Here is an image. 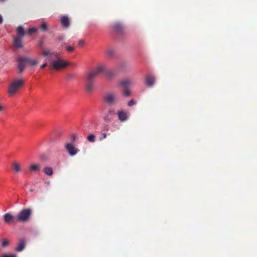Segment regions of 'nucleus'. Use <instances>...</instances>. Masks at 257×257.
Returning a JSON list of instances; mask_svg holds the SVG:
<instances>
[{
	"instance_id": "obj_6",
	"label": "nucleus",
	"mask_w": 257,
	"mask_h": 257,
	"mask_svg": "<svg viewBox=\"0 0 257 257\" xmlns=\"http://www.w3.org/2000/svg\"><path fill=\"white\" fill-rule=\"evenodd\" d=\"M64 148L69 156L73 157L79 152V149L71 143H66L64 145Z\"/></svg>"
},
{
	"instance_id": "obj_22",
	"label": "nucleus",
	"mask_w": 257,
	"mask_h": 257,
	"mask_svg": "<svg viewBox=\"0 0 257 257\" xmlns=\"http://www.w3.org/2000/svg\"><path fill=\"white\" fill-rule=\"evenodd\" d=\"M130 84V81L129 80H124L122 81L119 83V84L122 86L124 89L127 88V86Z\"/></svg>"
},
{
	"instance_id": "obj_11",
	"label": "nucleus",
	"mask_w": 257,
	"mask_h": 257,
	"mask_svg": "<svg viewBox=\"0 0 257 257\" xmlns=\"http://www.w3.org/2000/svg\"><path fill=\"white\" fill-rule=\"evenodd\" d=\"M117 115L118 119L120 121L123 122L127 119L126 112L123 110L118 111L117 112Z\"/></svg>"
},
{
	"instance_id": "obj_10",
	"label": "nucleus",
	"mask_w": 257,
	"mask_h": 257,
	"mask_svg": "<svg viewBox=\"0 0 257 257\" xmlns=\"http://www.w3.org/2000/svg\"><path fill=\"white\" fill-rule=\"evenodd\" d=\"M26 246V240L24 238H21L19 240L17 246L15 248L17 251H22L24 249Z\"/></svg>"
},
{
	"instance_id": "obj_34",
	"label": "nucleus",
	"mask_w": 257,
	"mask_h": 257,
	"mask_svg": "<svg viewBox=\"0 0 257 257\" xmlns=\"http://www.w3.org/2000/svg\"><path fill=\"white\" fill-rule=\"evenodd\" d=\"M84 44V41H83V40H79V42H78V45H79V46H83Z\"/></svg>"
},
{
	"instance_id": "obj_21",
	"label": "nucleus",
	"mask_w": 257,
	"mask_h": 257,
	"mask_svg": "<svg viewBox=\"0 0 257 257\" xmlns=\"http://www.w3.org/2000/svg\"><path fill=\"white\" fill-rule=\"evenodd\" d=\"M41 29L42 31H47L48 30L49 26L46 22H42L40 26Z\"/></svg>"
},
{
	"instance_id": "obj_36",
	"label": "nucleus",
	"mask_w": 257,
	"mask_h": 257,
	"mask_svg": "<svg viewBox=\"0 0 257 257\" xmlns=\"http://www.w3.org/2000/svg\"><path fill=\"white\" fill-rule=\"evenodd\" d=\"M47 66V63H44V64H43V65H41V68L43 69L45 67H46Z\"/></svg>"
},
{
	"instance_id": "obj_31",
	"label": "nucleus",
	"mask_w": 257,
	"mask_h": 257,
	"mask_svg": "<svg viewBox=\"0 0 257 257\" xmlns=\"http://www.w3.org/2000/svg\"><path fill=\"white\" fill-rule=\"evenodd\" d=\"M135 104H136V102L133 99L128 101L127 103V105L128 106H132Z\"/></svg>"
},
{
	"instance_id": "obj_19",
	"label": "nucleus",
	"mask_w": 257,
	"mask_h": 257,
	"mask_svg": "<svg viewBox=\"0 0 257 257\" xmlns=\"http://www.w3.org/2000/svg\"><path fill=\"white\" fill-rule=\"evenodd\" d=\"M44 172L45 174L52 176L53 174V169L50 167H46L44 168Z\"/></svg>"
},
{
	"instance_id": "obj_23",
	"label": "nucleus",
	"mask_w": 257,
	"mask_h": 257,
	"mask_svg": "<svg viewBox=\"0 0 257 257\" xmlns=\"http://www.w3.org/2000/svg\"><path fill=\"white\" fill-rule=\"evenodd\" d=\"M88 141L90 143H94L95 141V136L93 134H90L87 137Z\"/></svg>"
},
{
	"instance_id": "obj_9",
	"label": "nucleus",
	"mask_w": 257,
	"mask_h": 257,
	"mask_svg": "<svg viewBox=\"0 0 257 257\" xmlns=\"http://www.w3.org/2000/svg\"><path fill=\"white\" fill-rule=\"evenodd\" d=\"M155 77L152 75H148L145 78L146 84L149 87L153 86L155 83Z\"/></svg>"
},
{
	"instance_id": "obj_5",
	"label": "nucleus",
	"mask_w": 257,
	"mask_h": 257,
	"mask_svg": "<svg viewBox=\"0 0 257 257\" xmlns=\"http://www.w3.org/2000/svg\"><path fill=\"white\" fill-rule=\"evenodd\" d=\"M104 102L108 105H112L117 103V98L116 94L113 92H109L103 96Z\"/></svg>"
},
{
	"instance_id": "obj_30",
	"label": "nucleus",
	"mask_w": 257,
	"mask_h": 257,
	"mask_svg": "<svg viewBox=\"0 0 257 257\" xmlns=\"http://www.w3.org/2000/svg\"><path fill=\"white\" fill-rule=\"evenodd\" d=\"M66 50L68 52H71L74 51V48L72 46H69L66 47Z\"/></svg>"
},
{
	"instance_id": "obj_3",
	"label": "nucleus",
	"mask_w": 257,
	"mask_h": 257,
	"mask_svg": "<svg viewBox=\"0 0 257 257\" xmlns=\"http://www.w3.org/2000/svg\"><path fill=\"white\" fill-rule=\"evenodd\" d=\"M33 211L31 208H27L20 210L16 216V220L18 222H27L31 218Z\"/></svg>"
},
{
	"instance_id": "obj_29",
	"label": "nucleus",
	"mask_w": 257,
	"mask_h": 257,
	"mask_svg": "<svg viewBox=\"0 0 257 257\" xmlns=\"http://www.w3.org/2000/svg\"><path fill=\"white\" fill-rule=\"evenodd\" d=\"M2 257H17V256L16 254H5L3 255Z\"/></svg>"
},
{
	"instance_id": "obj_32",
	"label": "nucleus",
	"mask_w": 257,
	"mask_h": 257,
	"mask_svg": "<svg viewBox=\"0 0 257 257\" xmlns=\"http://www.w3.org/2000/svg\"><path fill=\"white\" fill-rule=\"evenodd\" d=\"M103 119L106 122H110L111 121V119L109 117V114H108L103 117Z\"/></svg>"
},
{
	"instance_id": "obj_27",
	"label": "nucleus",
	"mask_w": 257,
	"mask_h": 257,
	"mask_svg": "<svg viewBox=\"0 0 257 257\" xmlns=\"http://www.w3.org/2000/svg\"><path fill=\"white\" fill-rule=\"evenodd\" d=\"M9 244V242L7 239H4L2 243V245L3 247H5L8 246Z\"/></svg>"
},
{
	"instance_id": "obj_12",
	"label": "nucleus",
	"mask_w": 257,
	"mask_h": 257,
	"mask_svg": "<svg viewBox=\"0 0 257 257\" xmlns=\"http://www.w3.org/2000/svg\"><path fill=\"white\" fill-rule=\"evenodd\" d=\"M12 167L15 173H18L21 171V165L17 162L12 163Z\"/></svg>"
},
{
	"instance_id": "obj_2",
	"label": "nucleus",
	"mask_w": 257,
	"mask_h": 257,
	"mask_svg": "<svg viewBox=\"0 0 257 257\" xmlns=\"http://www.w3.org/2000/svg\"><path fill=\"white\" fill-rule=\"evenodd\" d=\"M105 66L98 65L87 73L86 78L85 89L88 92H92L95 89V79L98 75L104 73Z\"/></svg>"
},
{
	"instance_id": "obj_25",
	"label": "nucleus",
	"mask_w": 257,
	"mask_h": 257,
	"mask_svg": "<svg viewBox=\"0 0 257 257\" xmlns=\"http://www.w3.org/2000/svg\"><path fill=\"white\" fill-rule=\"evenodd\" d=\"M123 94L125 97H128L131 95V92L128 88H125L123 90Z\"/></svg>"
},
{
	"instance_id": "obj_14",
	"label": "nucleus",
	"mask_w": 257,
	"mask_h": 257,
	"mask_svg": "<svg viewBox=\"0 0 257 257\" xmlns=\"http://www.w3.org/2000/svg\"><path fill=\"white\" fill-rule=\"evenodd\" d=\"M115 31L118 33H122L123 32L124 28L123 26L118 23H115L113 26Z\"/></svg>"
},
{
	"instance_id": "obj_38",
	"label": "nucleus",
	"mask_w": 257,
	"mask_h": 257,
	"mask_svg": "<svg viewBox=\"0 0 257 257\" xmlns=\"http://www.w3.org/2000/svg\"><path fill=\"white\" fill-rule=\"evenodd\" d=\"M114 126L116 129H117V130L119 129V127L117 125L115 124V125H114Z\"/></svg>"
},
{
	"instance_id": "obj_16",
	"label": "nucleus",
	"mask_w": 257,
	"mask_h": 257,
	"mask_svg": "<svg viewBox=\"0 0 257 257\" xmlns=\"http://www.w3.org/2000/svg\"><path fill=\"white\" fill-rule=\"evenodd\" d=\"M40 164H32L29 167V170L31 172H38L41 169Z\"/></svg>"
},
{
	"instance_id": "obj_15",
	"label": "nucleus",
	"mask_w": 257,
	"mask_h": 257,
	"mask_svg": "<svg viewBox=\"0 0 257 257\" xmlns=\"http://www.w3.org/2000/svg\"><path fill=\"white\" fill-rule=\"evenodd\" d=\"M23 38L20 37H16L14 39V45L15 47L17 48H22L23 47V45L22 43V39Z\"/></svg>"
},
{
	"instance_id": "obj_26",
	"label": "nucleus",
	"mask_w": 257,
	"mask_h": 257,
	"mask_svg": "<svg viewBox=\"0 0 257 257\" xmlns=\"http://www.w3.org/2000/svg\"><path fill=\"white\" fill-rule=\"evenodd\" d=\"M114 51L112 49H109L107 51V55L109 57L112 56L114 54Z\"/></svg>"
},
{
	"instance_id": "obj_28",
	"label": "nucleus",
	"mask_w": 257,
	"mask_h": 257,
	"mask_svg": "<svg viewBox=\"0 0 257 257\" xmlns=\"http://www.w3.org/2000/svg\"><path fill=\"white\" fill-rule=\"evenodd\" d=\"M115 113V110L114 109H109L108 111V114L111 115H114Z\"/></svg>"
},
{
	"instance_id": "obj_17",
	"label": "nucleus",
	"mask_w": 257,
	"mask_h": 257,
	"mask_svg": "<svg viewBox=\"0 0 257 257\" xmlns=\"http://www.w3.org/2000/svg\"><path fill=\"white\" fill-rule=\"evenodd\" d=\"M17 37L20 38H23L25 36V32L24 30L23 27L22 26H19L17 28Z\"/></svg>"
},
{
	"instance_id": "obj_8",
	"label": "nucleus",
	"mask_w": 257,
	"mask_h": 257,
	"mask_svg": "<svg viewBox=\"0 0 257 257\" xmlns=\"http://www.w3.org/2000/svg\"><path fill=\"white\" fill-rule=\"evenodd\" d=\"M4 220L6 224H10L14 223L16 220V217L10 213H5L4 215Z\"/></svg>"
},
{
	"instance_id": "obj_4",
	"label": "nucleus",
	"mask_w": 257,
	"mask_h": 257,
	"mask_svg": "<svg viewBox=\"0 0 257 257\" xmlns=\"http://www.w3.org/2000/svg\"><path fill=\"white\" fill-rule=\"evenodd\" d=\"M25 84V81L22 79H18L12 81L9 87L8 93L10 95L15 94L19 89H20Z\"/></svg>"
},
{
	"instance_id": "obj_1",
	"label": "nucleus",
	"mask_w": 257,
	"mask_h": 257,
	"mask_svg": "<svg viewBox=\"0 0 257 257\" xmlns=\"http://www.w3.org/2000/svg\"><path fill=\"white\" fill-rule=\"evenodd\" d=\"M42 54L43 56L55 58V59H51L49 64V67L52 69L59 70L66 67L69 65V63L64 61L60 58V53L57 52H51L48 50H43Z\"/></svg>"
},
{
	"instance_id": "obj_37",
	"label": "nucleus",
	"mask_w": 257,
	"mask_h": 257,
	"mask_svg": "<svg viewBox=\"0 0 257 257\" xmlns=\"http://www.w3.org/2000/svg\"><path fill=\"white\" fill-rule=\"evenodd\" d=\"M3 21V18L1 15H0V24L2 23Z\"/></svg>"
},
{
	"instance_id": "obj_24",
	"label": "nucleus",
	"mask_w": 257,
	"mask_h": 257,
	"mask_svg": "<svg viewBox=\"0 0 257 257\" xmlns=\"http://www.w3.org/2000/svg\"><path fill=\"white\" fill-rule=\"evenodd\" d=\"M38 31V29L36 28L33 27V28H30L28 30V34L29 35H32V34L37 32Z\"/></svg>"
},
{
	"instance_id": "obj_40",
	"label": "nucleus",
	"mask_w": 257,
	"mask_h": 257,
	"mask_svg": "<svg viewBox=\"0 0 257 257\" xmlns=\"http://www.w3.org/2000/svg\"><path fill=\"white\" fill-rule=\"evenodd\" d=\"M30 192H33V191H34V190H33V189H31L30 190Z\"/></svg>"
},
{
	"instance_id": "obj_18",
	"label": "nucleus",
	"mask_w": 257,
	"mask_h": 257,
	"mask_svg": "<svg viewBox=\"0 0 257 257\" xmlns=\"http://www.w3.org/2000/svg\"><path fill=\"white\" fill-rule=\"evenodd\" d=\"M104 74L109 79H112L115 76V73L113 72L107 70L106 68H105V71Z\"/></svg>"
},
{
	"instance_id": "obj_39",
	"label": "nucleus",
	"mask_w": 257,
	"mask_h": 257,
	"mask_svg": "<svg viewBox=\"0 0 257 257\" xmlns=\"http://www.w3.org/2000/svg\"><path fill=\"white\" fill-rule=\"evenodd\" d=\"M3 106H1V105H0V111H2V110H3Z\"/></svg>"
},
{
	"instance_id": "obj_13",
	"label": "nucleus",
	"mask_w": 257,
	"mask_h": 257,
	"mask_svg": "<svg viewBox=\"0 0 257 257\" xmlns=\"http://www.w3.org/2000/svg\"><path fill=\"white\" fill-rule=\"evenodd\" d=\"M61 23L65 28H68L70 25V21L68 17L63 16L61 19Z\"/></svg>"
},
{
	"instance_id": "obj_33",
	"label": "nucleus",
	"mask_w": 257,
	"mask_h": 257,
	"mask_svg": "<svg viewBox=\"0 0 257 257\" xmlns=\"http://www.w3.org/2000/svg\"><path fill=\"white\" fill-rule=\"evenodd\" d=\"M106 136H107L106 134V133H103L102 135V136L99 138V140H103V139H105L106 138Z\"/></svg>"
},
{
	"instance_id": "obj_7",
	"label": "nucleus",
	"mask_w": 257,
	"mask_h": 257,
	"mask_svg": "<svg viewBox=\"0 0 257 257\" xmlns=\"http://www.w3.org/2000/svg\"><path fill=\"white\" fill-rule=\"evenodd\" d=\"M26 57H20L18 59V72L21 73L24 70L26 64L27 63L26 61Z\"/></svg>"
},
{
	"instance_id": "obj_35",
	"label": "nucleus",
	"mask_w": 257,
	"mask_h": 257,
	"mask_svg": "<svg viewBox=\"0 0 257 257\" xmlns=\"http://www.w3.org/2000/svg\"><path fill=\"white\" fill-rule=\"evenodd\" d=\"M108 125H105L104 127H103V130L104 131H108Z\"/></svg>"
},
{
	"instance_id": "obj_20",
	"label": "nucleus",
	"mask_w": 257,
	"mask_h": 257,
	"mask_svg": "<svg viewBox=\"0 0 257 257\" xmlns=\"http://www.w3.org/2000/svg\"><path fill=\"white\" fill-rule=\"evenodd\" d=\"M26 59L27 62L31 65H35L38 63V61L36 59H30L27 57H26Z\"/></svg>"
}]
</instances>
